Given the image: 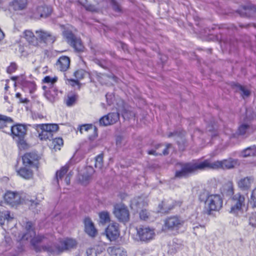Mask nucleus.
Listing matches in <instances>:
<instances>
[{
    "mask_svg": "<svg viewBox=\"0 0 256 256\" xmlns=\"http://www.w3.org/2000/svg\"><path fill=\"white\" fill-rule=\"evenodd\" d=\"M148 205V200L146 198L140 196L133 198L130 202L131 208L135 211L138 212L142 209L140 212V217L142 220H146L148 218L149 213L147 210L142 208Z\"/></svg>",
    "mask_w": 256,
    "mask_h": 256,
    "instance_id": "obj_8",
    "label": "nucleus"
},
{
    "mask_svg": "<svg viewBox=\"0 0 256 256\" xmlns=\"http://www.w3.org/2000/svg\"><path fill=\"white\" fill-rule=\"evenodd\" d=\"M11 118L5 116L0 115V129L6 126V122L11 121Z\"/></svg>",
    "mask_w": 256,
    "mask_h": 256,
    "instance_id": "obj_42",
    "label": "nucleus"
},
{
    "mask_svg": "<svg viewBox=\"0 0 256 256\" xmlns=\"http://www.w3.org/2000/svg\"><path fill=\"white\" fill-rule=\"evenodd\" d=\"M34 128L38 132V137L40 140H50L54 133L58 130V125L55 124H36Z\"/></svg>",
    "mask_w": 256,
    "mask_h": 256,
    "instance_id": "obj_4",
    "label": "nucleus"
},
{
    "mask_svg": "<svg viewBox=\"0 0 256 256\" xmlns=\"http://www.w3.org/2000/svg\"><path fill=\"white\" fill-rule=\"evenodd\" d=\"M114 213L120 221L126 222L129 220V212L127 208L123 204H118L114 206Z\"/></svg>",
    "mask_w": 256,
    "mask_h": 256,
    "instance_id": "obj_13",
    "label": "nucleus"
},
{
    "mask_svg": "<svg viewBox=\"0 0 256 256\" xmlns=\"http://www.w3.org/2000/svg\"><path fill=\"white\" fill-rule=\"evenodd\" d=\"M68 170V167L65 166L62 168L58 171L56 174V180L58 183L59 184L60 180H62V178H64V181L66 184L68 185L70 183V174H68L66 175Z\"/></svg>",
    "mask_w": 256,
    "mask_h": 256,
    "instance_id": "obj_20",
    "label": "nucleus"
},
{
    "mask_svg": "<svg viewBox=\"0 0 256 256\" xmlns=\"http://www.w3.org/2000/svg\"><path fill=\"white\" fill-rule=\"evenodd\" d=\"M13 217L10 216L8 211H5L0 214V224L3 226L5 222H9L12 220Z\"/></svg>",
    "mask_w": 256,
    "mask_h": 256,
    "instance_id": "obj_31",
    "label": "nucleus"
},
{
    "mask_svg": "<svg viewBox=\"0 0 256 256\" xmlns=\"http://www.w3.org/2000/svg\"><path fill=\"white\" fill-rule=\"evenodd\" d=\"M16 98L20 99V101L21 102H28V100L26 98H24V99L21 98V94L19 92L16 93Z\"/></svg>",
    "mask_w": 256,
    "mask_h": 256,
    "instance_id": "obj_51",
    "label": "nucleus"
},
{
    "mask_svg": "<svg viewBox=\"0 0 256 256\" xmlns=\"http://www.w3.org/2000/svg\"><path fill=\"white\" fill-rule=\"evenodd\" d=\"M103 166V154H100L95 158V167L101 170Z\"/></svg>",
    "mask_w": 256,
    "mask_h": 256,
    "instance_id": "obj_37",
    "label": "nucleus"
},
{
    "mask_svg": "<svg viewBox=\"0 0 256 256\" xmlns=\"http://www.w3.org/2000/svg\"><path fill=\"white\" fill-rule=\"evenodd\" d=\"M184 221L179 217H170L165 220L164 229L178 232V230L184 226Z\"/></svg>",
    "mask_w": 256,
    "mask_h": 256,
    "instance_id": "obj_10",
    "label": "nucleus"
},
{
    "mask_svg": "<svg viewBox=\"0 0 256 256\" xmlns=\"http://www.w3.org/2000/svg\"><path fill=\"white\" fill-rule=\"evenodd\" d=\"M104 250V246L102 244H99L94 248L88 250L86 253L88 255L97 256L98 254H100Z\"/></svg>",
    "mask_w": 256,
    "mask_h": 256,
    "instance_id": "obj_30",
    "label": "nucleus"
},
{
    "mask_svg": "<svg viewBox=\"0 0 256 256\" xmlns=\"http://www.w3.org/2000/svg\"><path fill=\"white\" fill-rule=\"evenodd\" d=\"M222 198L218 194L208 195L204 202V208L208 214H210L214 211H218L222 206Z\"/></svg>",
    "mask_w": 256,
    "mask_h": 256,
    "instance_id": "obj_5",
    "label": "nucleus"
},
{
    "mask_svg": "<svg viewBox=\"0 0 256 256\" xmlns=\"http://www.w3.org/2000/svg\"><path fill=\"white\" fill-rule=\"evenodd\" d=\"M250 126L248 124H242L240 126L238 130V133L240 135H244L250 132Z\"/></svg>",
    "mask_w": 256,
    "mask_h": 256,
    "instance_id": "obj_33",
    "label": "nucleus"
},
{
    "mask_svg": "<svg viewBox=\"0 0 256 256\" xmlns=\"http://www.w3.org/2000/svg\"><path fill=\"white\" fill-rule=\"evenodd\" d=\"M26 197L24 194L10 191L7 192L4 196L6 202L12 206L22 202H26L29 200Z\"/></svg>",
    "mask_w": 256,
    "mask_h": 256,
    "instance_id": "obj_9",
    "label": "nucleus"
},
{
    "mask_svg": "<svg viewBox=\"0 0 256 256\" xmlns=\"http://www.w3.org/2000/svg\"><path fill=\"white\" fill-rule=\"evenodd\" d=\"M63 35L67 40L76 50L80 52L83 50L84 46L82 44L81 40L79 38H75L71 31H64Z\"/></svg>",
    "mask_w": 256,
    "mask_h": 256,
    "instance_id": "obj_12",
    "label": "nucleus"
},
{
    "mask_svg": "<svg viewBox=\"0 0 256 256\" xmlns=\"http://www.w3.org/2000/svg\"><path fill=\"white\" fill-rule=\"evenodd\" d=\"M36 40L40 39V40L47 44H52L56 40V37L48 32L40 30L36 32Z\"/></svg>",
    "mask_w": 256,
    "mask_h": 256,
    "instance_id": "obj_19",
    "label": "nucleus"
},
{
    "mask_svg": "<svg viewBox=\"0 0 256 256\" xmlns=\"http://www.w3.org/2000/svg\"><path fill=\"white\" fill-rule=\"evenodd\" d=\"M86 74H87L86 72L83 70H78L74 73V76L78 80H81L83 78Z\"/></svg>",
    "mask_w": 256,
    "mask_h": 256,
    "instance_id": "obj_41",
    "label": "nucleus"
},
{
    "mask_svg": "<svg viewBox=\"0 0 256 256\" xmlns=\"http://www.w3.org/2000/svg\"><path fill=\"white\" fill-rule=\"evenodd\" d=\"M250 202L253 206L256 207V188L252 191Z\"/></svg>",
    "mask_w": 256,
    "mask_h": 256,
    "instance_id": "obj_45",
    "label": "nucleus"
},
{
    "mask_svg": "<svg viewBox=\"0 0 256 256\" xmlns=\"http://www.w3.org/2000/svg\"><path fill=\"white\" fill-rule=\"evenodd\" d=\"M52 12L50 7L45 5L38 6L33 10L32 17L36 19H38L42 17L48 16Z\"/></svg>",
    "mask_w": 256,
    "mask_h": 256,
    "instance_id": "obj_17",
    "label": "nucleus"
},
{
    "mask_svg": "<svg viewBox=\"0 0 256 256\" xmlns=\"http://www.w3.org/2000/svg\"><path fill=\"white\" fill-rule=\"evenodd\" d=\"M118 112L110 113L102 116L99 121L100 125L106 126L116 123L119 119L120 114H122L124 119H129L134 116V114L132 112L124 108H121L118 107Z\"/></svg>",
    "mask_w": 256,
    "mask_h": 256,
    "instance_id": "obj_3",
    "label": "nucleus"
},
{
    "mask_svg": "<svg viewBox=\"0 0 256 256\" xmlns=\"http://www.w3.org/2000/svg\"><path fill=\"white\" fill-rule=\"evenodd\" d=\"M87 8L88 9V8ZM88 10H92V11L94 10H93V9H91V8H88Z\"/></svg>",
    "mask_w": 256,
    "mask_h": 256,
    "instance_id": "obj_57",
    "label": "nucleus"
},
{
    "mask_svg": "<svg viewBox=\"0 0 256 256\" xmlns=\"http://www.w3.org/2000/svg\"><path fill=\"white\" fill-rule=\"evenodd\" d=\"M238 90L240 92V94L243 97V98L248 97L250 94V90L248 88L242 86H238Z\"/></svg>",
    "mask_w": 256,
    "mask_h": 256,
    "instance_id": "obj_38",
    "label": "nucleus"
},
{
    "mask_svg": "<svg viewBox=\"0 0 256 256\" xmlns=\"http://www.w3.org/2000/svg\"><path fill=\"white\" fill-rule=\"evenodd\" d=\"M28 0H13L10 4V7L14 10H24L27 6Z\"/></svg>",
    "mask_w": 256,
    "mask_h": 256,
    "instance_id": "obj_23",
    "label": "nucleus"
},
{
    "mask_svg": "<svg viewBox=\"0 0 256 256\" xmlns=\"http://www.w3.org/2000/svg\"><path fill=\"white\" fill-rule=\"evenodd\" d=\"M22 37L30 44L32 45L37 44L36 36H35L34 33L30 30H26L24 32Z\"/></svg>",
    "mask_w": 256,
    "mask_h": 256,
    "instance_id": "obj_27",
    "label": "nucleus"
},
{
    "mask_svg": "<svg viewBox=\"0 0 256 256\" xmlns=\"http://www.w3.org/2000/svg\"><path fill=\"white\" fill-rule=\"evenodd\" d=\"M256 156V146H253L248 147L242 150L240 156L242 158H246L248 156Z\"/></svg>",
    "mask_w": 256,
    "mask_h": 256,
    "instance_id": "obj_28",
    "label": "nucleus"
},
{
    "mask_svg": "<svg viewBox=\"0 0 256 256\" xmlns=\"http://www.w3.org/2000/svg\"><path fill=\"white\" fill-rule=\"evenodd\" d=\"M12 79L14 80H16L24 88L28 89L30 93L33 92L36 90L35 83L34 82L26 80V77L24 76L12 77Z\"/></svg>",
    "mask_w": 256,
    "mask_h": 256,
    "instance_id": "obj_16",
    "label": "nucleus"
},
{
    "mask_svg": "<svg viewBox=\"0 0 256 256\" xmlns=\"http://www.w3.org/2000/svg\"><path fill=\"white\" fill-rule=\"evenodd\" d=\"M27 46L25 48H20V52L22 54V56H26L28 54V52L27 50Z\"/></svg>",
    "mask_w": 256,
    "mask_h": 256,
    "instance_id": "obj_49",
    "label": "nucleus"
},
{
    "mask_svg": "<svg viewBox=\"0 0 256 256\" xmlns=\"http://www.w3.org/2000/svg\"><path fill=\"white\" fill-rule=\"evenodd\" d=\"M34 168L24 166L16 170L18 175L26 180H30L33 178Z\"/></svg>",
    "mask_w": 256,
    "mask_h": 256,
    "instance_id": "obj_21",
    "label": "nucleus"
},
{
    "mask_svg": "<svg viewBox=\"0 0 256 256\" xmlns=\"http://www.w3.org/2000/svg\"><path fill=\"white\" fill-rule=\"evenodd\" d=\"M107 238L110 241H114L118 238L120 235L119 224L116 222L110 224L105 231Z\"/></svg>",
    "mask_w": 256,
    "mask_h": 256,
    "instance_id": "obj_14",
    "label": "nucleus"
},
{
    "mask_svg": "<svg viewBox=\"0 0 256 256\" xmlns=\"http://www.w3.org/2000/svg\"><path fill=\"white\" fill-rule=\"evenodd\" d=\"M170 146H171L170 144H167L166 146H164V148L162 150V154L164 155L168 154V150Z\"/></svg>",
    "mask_w": 256,
    "mask_h": 256,
    "instance_id": "obj_50",
    "label": "nucleus"
},
{
    "mask_svg": "<svg viewBox=\"0 0 256 256\" xmlns=\"http://www.w3.org/2000/svg\"><path fill=\"white\" fill-rule=\"evenodd\" d=\"M100 218V223L104 224L110 221V214L107 211H102L98 214Z\"/></svg>",
    "mask_w": 256,
    "mask_h": 256,
    "instance_id": "obj_34",
    "label": "nucleus"
},
{
    "mask_svg": "<svg viewBox=\"0 0 256 256\" xmlns=\"http://www.w3.org/2000/svg\"><path fill=\"white\" fill-rule=\"evenodd\" d=\"M136 234L133 238L136 241L148 242L156 236L154 230L146 226H140L136 228Z\"/></svg>",
    "mask_w": 256,
    "mask_h": 256,
    "instance_id": "obj_6",
    "label": "nucleus"
},
{
    "mask_svg": "<svg viewBox=\"0 0 256 256\" xmlns=\"http://www.w3.org/2000/svg\"><path fill=\"white\" fill-rule=\"evenodd\" d=\"M8 180V178L6 176H4L0 178V182H7Z\"/></svg>",
    "mask_w": 256,
    "mask_h": 256,
    "instance_id": "obj_53",
    "label": "nucleus"
},
{
    "mask_svg": "<svg viewBox=\"0 0 256 256\" xmlns=\"http://www.w3.org/2000/svg\"><path fill=\"white\" fill-rule=\"evenodd\" d=\"M163 146H163V145H162V144H160V145L158 146V148H162V147H163Z\"/></svg>",
    "mask_w": 256,
    "mask_h": 256,
    "instance_id": "obj_56",
    "label": "nucleus"
},
{
    "mask_svg": "<svg viewBox=\"0 0 256 256\" xmlns=\"http://www.w3.org/2000/svg\"><path fill=\"white\" fill-rule=\"evenodd\" d=\"M58 93V90L52 86L48 90H45L44 96L48 100L53 102L57 99Z\"/></svg>",
    "mask_w": 256,
    "mask_h": 256,
    "instance_id": "obj_24",
    "label": "nucleus"
},
{
    "mask_svg": "<svg viewBox=\"0 0 256 256\" xmlns=\"http://www.w3.org/2000/svg\"><path fill=\"white\" fill-rule=\"evenodd\" d=\"M42 88H43V89H44V90H46V86H42Z\"/></svg>",
    "mask_w": 256,
    "mask_h": 256,
    "instance_id": "obj_55",
    "label": "nucleus"
},
{
    "mask_svg": "<svg viewBox=\"0 0 256 256\" xmlns=\"http://www.w3.org/2000/svg\"><path fill=\"white\" fill-rule=\"evenodd\" d=\"M108 94H106V99H108Z\"/></svg>",
    "mask_w": 256,
    "mask_h": 256,
    "instance_id": "obj_58",
    "label": "nucleus"
},
{
    "mask_svg": "<svg viewBox=\"0 0 256 256\" xmlns=\"http://www.w3.org/2000/svg\"><path fill=\"white\" fill-rule=\"evenodd\" d=\"M78 98V96L74 94H68L67 98L66 99L65 102L66 104L70 106L74 105Z\"/></svg>",
    "mask_w": 256,
    "mask_h": 256,
    "instance_id": "obj_35",
    "label": "nucleus"
},
{
    "mask_svg": "<svg viewBox=\"0 0 256 256\" xmlns=\"http://www.w3.org/2000/svg\"><path fill=\"white\" fill-rule=\"evenodd\" d=\"M85 231L90 236L94 237L97 234V231L95 228L92 220L88 218H86L84 220Z\"/></svg>",
    "mask_w": 256,
    "mask_h": 256,
    "instance_id": "obj_26",
    "label": "nucleus"
},
{
    "mask_svg": "<svg viewBox=\"0 0 256 256\" xmlns=\"http://www.w3.org/2000/svg\"><path fill=\"white\" fill-rule=\"evenodd\" d=\"M70 60L66 56H60L58 60L56 66L61 71H66L69 68Z\"/></svg>",
    "mask_w": 256,
    "mask_h": 256,
    "instance_id": "obj_25",
    "label": "nucleus"
},
{
    "mask_svg": "<svg viewBox=\"0 0 256 256\" xmlns=\"http://www.w3.org/2000/svg\"><path fill=\"white\" fill-rule=\"evenodd\" d=\"M24 138H18L14 139L16 142L20 150H26L29 147Z\"/></svg>",
    "mask_w": 256,
    "mask_h": 256,
    "instance_id": "obj_32",
    "label": "nucleus"
},
{
    "mask_svg": "<svg viewBox=\"0 0 256 256\" xmlns=\"http://www.w3.org/2000/svg\"><path fill=\"white\" fill-rule=\"evenodd\" d=\"M58 80L57 76L52 77L50 76H46L43 79V82L46 83L48 84H53L55 82H56Z\"/></svg>",
    "mask_w": 256,
    "mask_h": 256,
    "instance_id": "obj_39",
    "label": "nucleus"
},
{
    "mask_svg": "<svg viewBox=\"0 0 256 256\" xmlns=\"http://www.w3.org/2000/svg\"><path fill=\"white\" fill-rule=\"evenodd\" d=\"M170 202H172L171 201ZM171 202L170 204H166L165 202H162V208H160V212H166L168 210H170L174 207V206L170 205Z\"/></svg>",
    "mask_w": 256,
    "mask_h": 256,
    "instance_id": "obj_43",
    "label": "nucleus"
},
{
    "mask_svg": "<svg viewBox=\"0 0 256 256\" xmlns=\"http://www.w3.org/2000/svg\"><path fill=\"white\" fill-rule=\"evenodd\" d=\"M245 208V197L240 194H234L230 200V212L236 216H240L242 213Z\"/></svg>",
    "mask_w": 256,
    "mask_h": 256,
    "instance_id": "obj_7",
    "label": "nucleus"
},
{
    "mask_svg": "<svg viewBox=\"0 0 256 256\" xmlns=\"http://www.w3.org/2000/svg\"><path fill=\"white\" fill-rule=\"evenodd\" d=\"M254 182V178L252 176L242 178L237 182L238 187L242 190H250Z\"/></svg>",
    "mask_w": 256,
    "mask_h": 256,
    "instance_id": "obj_18",
    "label": "nucleus"
},
{
    "mask_svg": "<svg viewBox=\"0 0 256 256\" xmlns=\"http://www.w3.org/2000/svg\"><path fill=\"white\" fill-rule=\"evenodd\" d=\"M26 131V126L24 124H17L11 127V135L13 139L18 138H25Z\"/></svg>",
    "mask_w": 256,
    "mask_h": 256,
    "instance_id": "obj_15",
    "label": "nucleus"
},
{
    "mask_svg": "<svg viewBox=\"0 0 256 256\" xmlns=\"http://www.w3.org/2000/svg\"><path fill=\"white\" fill-rule=\"evenodd\" d=\"M33 204H34V202H32V206Z\"/></svg>",
    "mask_w": 256,
    "mask_h": 256,
    "instance_id": "obj_59",
    "label": "nucleus"
},
{
    "mask_svg": "<svg viewBox=\"0 0 256 256\" xmlns=\"http://www.w3.org/2000/svg\"><path fill=\"white\" fill-rule=\"evenodd\" d=\"M64 144V141L61 138H56L53 139L50 144V147L55 151L60 150Z\"/></svg>",
    "mask_w": 256,
    "mask_h": 256,
    "instance_id": "obj_29",
    "label": "nucleus"
},
{
    "mask_svg": "<svg viewBox=\"0 0 256 256\" xmlns=\"http://www.w3.org/2000/svg\"><path fill=\"white\" fill-rule=\"evenodd\" d=\"M107 252L110 256H127L126 250L118 246H111L107 248Z\"/></svg>",
    "mask_w": 256,
    "mask_h": 256,
    "instance_id": "obj_22",
    "label": "nucleus"
},
{
    "mask_svg": "<svg viewBox=\"0 0 256 256\" xmlns=\"http://www.w3.org/2000/svg\"><path fill=\"white\" fill-rule=\"evenodd\" d=\"M90 175L82 176V178H80V180L82 184H86L90 181Z\"/></svg>",
    "mask_w": 256,
    "mask_h": 256,
    "instance_id": "obj_46",
    "label": "nucleus"
},
{
    "mask_svg": "<svg viewBox=\"0 0 256 256\" xmlns=\"http://www.w3.org/2000/svg\"><path fill=\"white\" fill-rule=\"evenodd\" d=\"M148 154H154V156H158V154H162L160 152H156V150H149L148 152Z\"/></svg>",
    "mask_w": 256,
    "mask_h": 256,
    "instance_id": "obj_52",
    "label": "nucleus"
},
{
    "mask_svg": "<svg viewBox=\"0 0 256 256\" xmlns=\"http://www.w3.org/2000/svg\"><path fill=\"white\" fill-rule=\"evenodd\" d=\"M66 83L68 84L71 85L72 86L79 84L78 80H75L73 79H66Z\"/></svg>",
    "mask_w": 256,
    "mask_h": 256,
    "instance_id": "obj_47",
    "label": "nucleus"
},
{
    "mask_svg": "<svg viewBox=\"0 0 256 256\" xmlns=\"http://www.w3.org/2000/svg\"><path fill=\"white\" fill-rule=\"evenodd\" d=\"M240 164L239 160L238 159L228 158L222 160H217L210 162L208 160L204 161H197L193 163L185 164H178L177 166H180V170H176V177L181 178L186 176L188 174L196 170H203L206 168L224 170L232 169Z\"/></svg>",
    "mask_w": 256,
    "mask_h": 256,
    "instance_id": "obj_2",
    "label": "nucleus"
},
{
    "mask_svg": "<svg viewBox=\"0 0 256 256\" xmlns=\"http://www.w3.org/2000/svg\"><path fill=\"white\" fill-rule=\"evenodd\" d=\"M249 224L253 227H256V212H252L248 218Z\"/></svg>",
    "mask_w": 256,
    "mask_h": 256,
    "instance_id": "obj_40",
    "label": "nucleus"
},
{
    "mask_svg": "<svg viewBox=\"0 0 256 256\" xmlns=\"http://www.w3.org/2000/svg\"><path fill=\"white\" fill-rule=\"evenodd\" d=\"M104 78L106 79L108 78L111 84H113L114 82H118V78L116 77L113 76H104Z\"/></svg>",
    "mask_w": 256,
    "mask_h": 256,
    "instance_id": "obj_48",
    "label": "nucleus"
},
{
    "mask_svg": "<svg viewBox=\"0 0 256 256\" xmlns=\"http://www.w3.org/2000/svg\"><path fill=\"white\" fill-rule=\"evenodd\" d=\"M26 232L22 238V240H30L34 250L37 251L44 250L54 254H59L64 252L76 247L77 242L76 240L70 238H59L54 242L52 235H38L33 228L32 223L26 222Z\"/></svg>",
    "mask_w": 256,
    "mask_h": 256,
    "instance_id": "obj_1",
    "label": "nucleus"
},
{
    "mask_svg": "<svg viewBox=\"0 0 256 256\" xmlns=\"http://www.w3.org/2000/svg\"><path fill=\"white\" fill-rule=\"evenodd\" d=\"M8 88H9V87H8V84H6V86H5V87H4V89H5L6 90H8Z\"/></svg>",
    "mask_w": 256,
    "mask_h": 256,
    "instance_id": "obj_54",
    "label": "nucleus"
},
{
    "mask_svg": "<svg viewBox=\"0 0 256 256\" xmlns=\"http://www.w3.org/2000/svg\"><path fill=\"white\" fill-rule=\"evenodd\" d=\"M39 156L34 152H27L22 157V164L24 166H28L37 170L38 168Z\"/></svg>",
    "mask_w": 256,
    "mask_h": 256,
    "instance_id": "obj_11",
    "label": "nucleus"
},
{
    "mask_svg": "<svg viewBox=\"0 0 256 256\" xmlns=\"http://www.w3.org/2000/svg\"><path fill=\"white\" fill-rule=\"evenodd\" d=\"M96 128L91 124H85L80 126V132L81 134L84 132H88L92 130L94 132L96 130Z\"/></svg>",
    "mask_w": 256,
    "mask_h": 256,
    "instance_id": "obj_36",
    "label": "nucleus"
},
{
    "mask_svg": "<svg viewBox=\"0 0 256 256\" xmlns=\"http://www.w3.org/2000/svg\"><path fill=\"white\" fill-rule=\"evenodd\" d=\"M17 64L14 62H11L10 65L7 68L6 71L8 74H12L17 69Z\"/></svg>",
    "mask_w": 256,
    "mask_h": 256,
    "instance_id": "obj_44",
    "label": "nucleus"
}]
</instances>
